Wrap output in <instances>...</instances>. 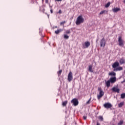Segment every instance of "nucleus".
<instances>
[{"label": "nucleus", "instance_id": "obj_1", "mask_svg": "<svg viewBox=\"0 0 125 125\" xmlns=\"http://www.w3.org/2000/svg\"><path fill=\"white\" fill-rule=\"evenodd\" d=\"M112 68H113L114 72H118V71H122L123 70V67L120 66V63L118 62H115L112 64Z\"/></svg>", "mask_w": 125, "mask_h": 125}, {"label": "nucleus", "instance_id": "obj_2", "mask_svg": "<svg viewBox=\"0 0 125 125\" xmlns=\"http://www.w3.org/2000/svg\"><path fill=\"white\" fill-rule=\"evenodd\" d=\"M84 19L83 18L82 16H79L77 18L76 21L75 22L76 25H81L82 23H83Z\"/></svg>", "mask_w": 125, "mask_h": 125}, {"label": "nucleus", "instance_id": "obj_3", "mask_svg": "<svg viewBox=\"0 0 125 125\" xmlns=\"http://www.w3.org/2000/svg\"><path fill=\"white\" fill-rule=\"evenodd\" d=\"M98 90L99 91V94L97 95V98L98 100H100V99L104 96V92L101 87L98 88Z\"/></svg>", "mask_w": 125, "mask_h": 125}, {"label": "nucleus", "instance_id": "obj_4", "mask_svg": "<svg viewBox=\"0 0 125 125\" xmlns=\"http://www.w3.org/2000/svg\"><path fill=\"white\" fill-rule=\"evenodd\" d=\"M118 42L119 46H121V47L125 46V41L123 40L122 36L118 37Z\"/></svg>", "mask_w": 125, "mask_h": 125}, {"label": "nucleus", "instance_id": "obj_5", "mask_svg": "<svg viewBox=\"0 0 125 125\" xmlns=\"http://www.w3.org/2000/svg\"><path fill=\"white\" fill-rule=\"evenodd\" d=\"M67 80L68 81L69 83L73 81V73L71 71L69 72L68 75Z\"/></svg>", "mask_w": 125, "mask_h": 125}, {"label": "nucleus", "instance_id": "obj_6", "mask_svg": "<svg viewBox=\"0 0 125 125\" xmlns=\"http://www.w3.org/2000/svg\"><path fill=\"white\" fill-rule=\"evenodd\" d=\"M83 48H88L90 46V42L87 41L82 44Z\"/></svg>", "mask_w": 125, "mask_h": 125}, {"label": "nucleus", "instance_id": "obj_7", "mask_svg": "<svg viewBox=\"0 0 125 125\" xmlns=\"http://www.w3.org/2000/svg\"><path fill=\"white\" fill-rule=\"evenodd\" d=\"M71 103H73L74 106H78L79 105V101L76 98H74L71 100Z\"/></svg>", "mask_w": 125, "mask_h": 125}, {"label": "nucleus", "instance_id": "obj_8", "mask_svg": "<svg viewBox=\"0 0 125 125\" xmlns=\"http://www.w3.org/2000/svg\"><path fill=\"white\" fill-rule=\"evenodd\" d=\"M101 47H105V45H106V41H105V38H103L101 40Z\"/></svg>", "mask_w": 125, "mask_h": 125}, {"label": "nucleus", "instance_id": "obj_9", "mask_svg": "<svg viewBox=\"0 0 125 125\" xmlns=\"http://www.w3.org/2000/svg\"><path fill=\"white\" fill-rule=\"evenodd\" d=\"M112 104L109 103H106L104 104V107L106 109H110V108H112Z\"/></svg>", "mask_w": 125, "mask_h": 125}, {"label": "nucleus", "instance_id": "obj_10", "mask_svg": "<svg viewBox=\"0 0 125 125\" xmlns=\"http://www.w3.org/2000/svg\"><path fill=\"white\" fill-rule=\"evenodd\" d=\"M109 81L111 83H116V81H117V78L116 77L110 78Z\"/></svg>", "mask_w": 125, "mask_h": 125}, {"label": "nucleus", "instance_id": "obj_11", "mask_svg": "<svg viewBox=\"0 0 125 125\" xmlns=\"http://www.w3.org/2000/svg\"><path fill=\"white\" fill-rule=\"evenodd\" d=\"M112 90L113 91V92H117V93H120V89L116 87H113L112 88Z\"/></svg>", "mask_w": 125, "mask_h": 125}, {"label": "nucleus", "instance_id": "obj_12", "mask_svg": "<svg viewBox=\"0 0 125 125\" xmlns=\"http://www.w3.org/2000/svg\"><path fill=\"white\" fill-rule=\"evenodd\" d=\"M121 11V8H114L113 9H112V11L113 12L116 13V12H118V11Z\"/></svg>", "mask_w": 125, "mask_h": 125}, {"label": "nucleus", "instance_id": "obj_13", "mask_svg": "<svg viewBox=\"0 0 125 125\" xmlns=\"http://www.w3.org/2000/svg\"><path fill=\"white\" fill-rule=\"evenodd\" d=\"M119 63L121 64V65H123V64H125V59L124 58H122L120 61H119Z\"/></svg>", "mask_w": 125, "mask_h": 125}, {"label": "nucleus", "instance_id": "obj_14", "mask_svg": "<svg viewBox=\"0 0 125 125\" xmlns=\"http://www.w3.org/2000/svg\"><path fill=\"white\" fill-rule=\"evenodd\" d=\"M88 70L90 72V73H93V71L92 70V65H89L88 66Z\"/></svg>", "mask_w": 125, "mask_h": 125}, {"label": "nucleus", "instance_id": "obj_15", "mask_svg": "<svg viewBox=\"0 0 125 125\" xmlns=\"http://www.w3.org/2000/svg\"><path fill=\"white\" fill-rule=\"evenodd\" d=\"M62 31H63V29H58V30L55 31V33L56 35H58V34H59V33H61V32H62Z\"/></svg>", "mask_w": 125, "mask_h": 125}, {"label": "nucleus", "instance_id": "obj_16", "mask_svg": "<svg viewBox=\"0 0 125 125\" xmlns=\"http://www.w3.org/2000/svg\"><path fill=\"white\" fill-rule=\"evenodd\" d=\"M124 105H125V102H121L119 104H118V107L119 108H122L123 106H124Z\"/></svg>", "mask_w": 125, "mask_h": 125}, {"label": "nucleus", "instance_id": "obj_17", "mask_svg": "<svg viewBox=\"0 0 125 125\" xmlns=\"http://www.w3.org/2000/svg\"><path fill=\"white\" fill-rule=\"evenodd\" d=\"M105 13H108V11L103 10L101 11L100 13V15H102V14H105Z\"/></svg>", "mask_w": 125, "mask_h": 125}, {"label": "nucleus", "instance_id": "obj_18", "mask_svg": "<svg viewBox=\"0 0 125 125\" xmlns=\"http://www.w3.org/2000/svg\"><path fill=\"white\" fill-rule=\"evenodd\" d=\"M110 82L109 80L107 81L106 83H105V84H106V85L107 86V87H110Z\"/></svg>", "mask_w": 125, "mask_h": 125}, {"label": "nucleus", "instance_id": "obj_19", "mask_svg": "<svg viewBox=\"0 0 125 125\" xmlns=\"http://www.w3.org/2000/svg\"><path fill=\"white\" fill-rule=\"evenodd\" d=\"M68 104V101H65L64 102H62V105L63 107H64V106H66L67 104Z\"/></svg>", "mask_w": 125, "mask_h": 125}, {"label": "nucleus", "instance_id": "obj_20", "mask_svg": "<svg viewBox=\"0 0 125 125\" xmlns=\"http://www.w3.org/2000/svg\"><path fill=\"white\" fill-rule=\"evenodd\" d=\"M98 118L99 119V120L100 121H101V122H103L104 121V118H103V116H99Z\"/></svg>", "mask_w": 125, "mask_h": 125}, {"label": "nucleus", "instance_id": "obj_21", "mask_svg": "<svg viewBox=\"0 0 125 125\" xmlns=\"http://www.w3.org/2000/svg\"><path fill=\"white\" fill-rule=\"evenodd\" d=\"M109 76H116V73L114 72H110L109 74H108Z\"/></svg>", "mask_w": 125, "mask_h": 125}, {"label": "nucleus", "instance_id": "obj_22", "mask_svg": "<svg viewBox=\"0 0 125 125\" xmlns=\"http://www.w3.org/2000/svg\"><path fill=\"white\" fill-rule=\"evenodd\" d=\"M121 98L122 99H125V93H122L121 94Z\"/></svg>", "mask_w": 125, "mask_h": 125}, {"label": "nucleus", "instance_id": "obj_23", "mask_svg": "<svg viewBox=\"0 0 125 125\" xmlns=\"http://www.w3.org/2000/svg\"><path fill=\"white\" fill-rule=\"evenodd\" d=\"M63 38L65 39V40H68L69 39V36H68L67 34H64L63 36Z\"/></svg>", "mask_w": 125, "mask_h": 125}, {"label": "nucleus", "instance_id": "obj_24", "mask_svg": "<svg viewBox=\"0 0 125 125\" xmlns=\"http://www.w3.org/2000/svg\"><path fill=\"white\" fill-rule=\"evenodd\" d=\"M110 4H111V2L109 1L105 5V7L106 8L109 7Z\"/></svg>", "mask_w": 125, "mask_h": 125}, {"label": "nucleus", "instance_id": "obj_25", "mask_svg": "<svg viewBox=\"0 0 125 125\" xmlns=\"http://www.w3.org/2000/svg\"><path fill=\"white\" fill-rule=\"evenodd\" d=\"M124 125V120H121L119 123H118V125Z\"/></svg>", "mask_w": 125, "mask_h": 125}, {"label": "nucleus", "instance_id": "obj_26", "mask_svg": "<svg viewBox=\"0 0 125 125\" xmlns=\"http://www.w3.org/2000/svg\"><path fill=\"white\" fill-rule=\"evenodd\" d=\"M62 73V70H60L58 72V76H61V74Z\"/></svg>", "mask_w": 125, "mask_h": 125}, {"label": "nucleus", "instance_id": "obj_27", "mask_svg": "<svg viewBox=\"0 0 125 125\" xmlns=\"http://www.w3.org/2000/svg\"><path fill=\"white\" fill-rule=\"evenodd\" d=\"M32 2H33V3H36V4H38L37 0H32Z\"/></svg>", "mask_w": 125, "mask_h": 125}, {"label": "nucleus", "instance_id": "obj_28", "mask_svg": "<svg viewBox=\"0 0 125 125\" xmlns=\"http://www.w3.org/2000/svg\"><path fill=\"white\" fill-rule=\"evenodd\" d=\"M65 33L66 34H71V30H67L65 31Z\"/></svg>", "mask_w": 125, "mask_h": 125}, {"label": "nucleus", "instance_id": "obj_29", "mask_svg": "<svg viewBox=\"0 0 125 125\" xmlns=\"http://www.w3.org/2000/svg\"><path fill=\"white\" fill-rule=\"evenodd\" d=\"M91 101V98H90L89 100L86 102V104H90V101Z\"/></svg>", "mask_w": 125, "mask_h": 125}, {"label": "nucleus", "instance_id": "obj_30", "mask_svg": "<svg viewBox=\"0 0 125 125\" xmlns=\"http://www.w3.org/2000/svg\"><path fill=\"white\" fill-rule=\"evenodd\" d=\"M65 23H66L65 21H62V22H61L60 25H64V24H65Z\"/></svg>", "mask_w": 125, "mask_h": 125}, {"label": "nucleus", "instance_id": "obj_31", "mask_svg": "<svg viewBox=\"0 0 125 125\" xmlns=\"http://www.w3.org/2000/svg\"><path fill=\"white\" fill-rule=\"evenodd\" d=\"M41 9H42V12L43 13H44V10H45L43 8V7H41Z\"/></svg>", "mask_w": 125, "mask_h": 125}, {"label": "nucleus", "instance_id": "obj_32", "mask_svg": "<svg viewBox=\"0 0 125 125\" xmlns=\"http://www.w3.org/2000/svg\"><path fill=\"white\" fill-rule=\"evenodd\" d=\"M58 13H59V14H61V13H62V11L61 10H59Z\"/></svg>", "mask_w": 125, "mask_h": 125}, {"label": "nucleus", "instance_id": "obj_33", "mask_svg": "<svg viewBox=\"0 0 125 125\" xmlns=\"http://www.w3.org/2000/svg\"><path fill=\"white\" fill-rule=\"evenodd\" d=\"M86 118H87L86 116H83V120H86Z\"/></svg>", "mask_w": 125, "mask_h": 125}, {"label": "nucleus", "instance_id": "obj_34", "mask_svg": "<svg viewBox=\"0 0 125 125\" xmlns=\"http://www.w3.org/2000/svg\"><path fill=\"white\" fill-rule=\"evenodd\" d=\"M56 1H62V0H55Z\"/></svg>", "mask_w": 125, "mask_h": 125}, {"label": "nucleus", "instance_id": "obj_35", "mask_svg": "<svg viewBox=\"0 0 125 125\" xmlns=\"http://www.w3.org/2000/svg\"><path fill=\"white\" fill-rule=\"evenodd\" d=\"M50 12H51V13H53V11L52 10V9L50 10Z\"/></svg>", "mask_w": 125, "mask_h": 125}, {"label": "nucleus", "instance_id": "obj_36", "mask_svg": "<svg viewBox=\"0 0 125 125\" xmlns=\"http://www.w3.org/2000/svg\"><path fill=\"white\" fill-rule=\"evenodd\" d=\"M97 125H100V124H99V123H97Z\"/></svg>", "mask_w": 125, "mask_h": 125}, {"label": "nucleus", "instance_id": "obj_37", "mask_svg": "<svg viewBox=\"0 0 125 125\" xmlns=\"http://www.w3.org/2000/svg\"><path fill=\"white\" fill-rule=\"evenodd\" d=\"M125 80H124V81L122 82V83H125Z\"/></svg>", "mask_w": 125, "mask_h": 125}, {"label": "nucleus", "instance_id": "obj_38", "mask_svg": "<svg viewBox=\"0 0 125 125\" xmlns=\"http://www.w3.org/2000/svg\"><path fill=\"white\" fill-rule=\"evenodd\" d=\"M45 1H46V2H47V0H46Z\"/></svg>", "mask_w": 125, "mask_h": 125}, {"label": "nucleus", "instance_id": "obj_39", "mask_svg": "<svg viewBox=\"0 0 125 125\" xmlns=\"http://www.w3.org/2000/svg\"><path fill=\"white\" fill-rule=\"evenodd\" d=\"M124 3H125V0H124Z\"/></svg>", "mask_w": 125, "mask_h": 125}, {"label": "nucleus", "instance_id": "obj_40", "mask_svg": "<svg viewBox=\"0 0 125 125\" xmlns=\"http://www.w3.org/2000/svg\"><path fill=\"white\" fill-rule=\"evenodd\" d=\"M64 125H67V124H65Z\"/></svg>", "mask_w": 125, "mask_h": 125}, {"label": "nucleus", "instance_id": "obj_41", "mask_svg": "<svg viewBox=\"0 0 125 125\" xmlns=\"http://www.w3.org/2000/svg\"><path fill=\"white\" fill-rule=\"evenodd\" d=\"M42 37H44V36H42Z\"/></svg>", "mask_w": 125, "mask_h": 125}]
</instances>
